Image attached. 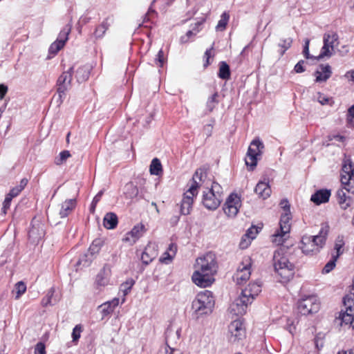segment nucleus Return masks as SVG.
Returning a JSON list of instances; mask_svg holds the SVG:
<instances>
[{"instance_id":"nucleus-38","label":"nucleus","mask_w":354,"mask_h":354,"mask_svg":"<svg viewBox=\"0 0 354 354\" xmlns=\"http://www.w3.org/2000/svg\"><path fill=\"white\" fill-rule=\"evenodd\" d=\"M230 19V15L227 12H223L221 17L220 20L216 26L217 31H223L225 29L227 22Z\"/></svg>"},{"instance_id":"nucleus-45","label":"nucleus","mask_w":354,"mask_h":354,"mask_svg":"<svg viewBox=\"0 0 354 354\" xmlns=\"http://www.w3.org/2000/svg\"><path fill=\"white\" fill-rule=\"evenodd\" d=\"M134 282L133 280L127 281L126 282L123 283L121 285L120 290L123 292L124 297H125L130 290L131 289L132 286H133Z\"/></svg>"},{"instance_id":"nucleus-37","label":"nucleus","mask_w":354,"mask_h":354,"mask_svg":"<svg viewBox=\"0 0 354 354\" xmlns=\"http://www.w3.org/2000/svg\"><path fill=\"white\" fill-rule=\"evenodd\" d=\"M218 93H214L212 96H210L206 102V107L209 113L212 112L214 109L218 104Z\"/></svg>"},{"instance_id":"nucleus-3","label":"nucleus","mask_w":354,"mask_h":354,"mask_svg":"<svg viewBox=\"0 0 354 354\" xmlns=\"http://www.w3.org/2000/svg\"><path fill=\"white\" fill-rule=\"evenodd\" d=\"M206 171L203 169H198L194 173L192 177V183L189 188L184 194L181 205L180 212L184 215H188L192 208L194 198L198 194V188L202 183L205 182L206 178Z\"/></svg>"},{"instance_id":"nucleus-50","label":"nucleus","mask_w":354,"mask_h":354,"mask_svg":"<svg viewBox=\"0 0 354 354\" xmlns=\"http://www.w3.org/2000/svg\"><path fill=\"white\" fill-rule=\"evenodd\" d=\"M317 101L322 105H325L328 104L330 101V99L321 93H317Z\"/></svg>"},{"instance_id":"nucleus-52","label":"nucleus","mask_w":354,"mask_h":354,"mask_svg":"<svg viewBox=\"0 0 354 354\" xmlns=\"http://www.w3.org/2000/svg\"><path fill=\"white\" fill-rule=\"evenodd\" d=\"M198 32V30H189L186 35L185 36H183L180 38V41L182 43H186L189 40V38L192 36V35H196L197 32Z\"/></svg>"},{"instance_id":"nucleus-46","label":"nucleus","mask_w":354,"mask_h":354,"mask_svg":"<svg viewBox=\"0 0 354 354\" xmlns=\"http://www.w3.org/2000/svg\"><path fill=\"white\" fill-rule=\"evenodd\" d=\"M177 250V246L175 244H170L168 250L165 252V254L167 255L165 259H168L169 260H171L174 255L176 254Z\"/></svg>"},{"instance_id":"nucleus-33","label":"nucleus","mask_w":354,"mask_h":354,"mask_svg":"<svg viewBox=\"0 0 354 354\" xmlns=\"http://www.w3.org/2000/svg\"><path fill=\"white\" fill-rule=\"evenodd\" d=\"M343 305L346 312L354 313V292L346 295L343 298Z\"/></svg>"},{"instance_id":"nucleus-5","label":"nucleus","mask_w":354,"mask_h":354,"mask_svg":"<svg viewBox=\"0 0 354 354\" xmlns=\"http://www.w3.org/2000/svg\"><path fill=\"white\" fill-rule=\"evenodd\" d=\"M214 303L212 292L209 290H204L197 294L192 306L194 313L199 317L212 313Z\"/></svg>"},{"instance_id":"nucleus-61","label":"nucleus","mask_w":354,"mask_h":354,"mask_svg":"<svg viewBox=\"0 0 354 354\" xmlns=\"http://www.w3.org/2000/svg\"><path fill=\"white\" fill-rule=\"evenodd\" d=\"M315 344L317 349H320L321 348L323 347L324 345L323 340L319 338L318 337L315 338Z\"/></svg>"},{"instance_id":"nucleus-16","label":"nucleus","mask_w":354,"mask_h":354,"mask_svg":"<svg viewBox=\"0 0 354 354\" xmlns=\"http://www.w3.org/2000/svg\"><path fill=\"white\" fill-rule=\"evenodd\" d=\"M251 304L240 295L230 305V312L234 315H243L246 313L248 306Z\"/></svg>"},{"instance_id":"nucleus-32","label":"nucleus","mask_w":354,"mask_h":354,"mask_svg":"<svg viewBox=\"0 0 354 354\" xmlns=\"http://www.w3.org/2000/svg\"><path fill=\"white\" fill-rule=\"evenodd\" d=\"M91 66L89 65H84L80 67L76 71V78L79 82H85L89 77Z\"/></svg>"},{"instance_id":"nucleus-29","label":"nucleus","mask_w":354,"mask_h":354,"mask_svg":"<svg viewBox=\"0 0 354 354\" xmlns=\"http://www.w3.org/2000/svg\"><path fill=\"white\" fill-rule=\"evenodd\" d=\"M119 304V299L114 298L111 301H106L102 304H101L99 308L101 309V313L102 314V317H105L109 314H111L115 309L116 306Z\"/></svg>"},{"instance_id":"nucleus-63","label":"nucleus","mask_w":354,"mask_h":354,"mask_svg":"<svg viewBox=\"0 0 354 354\" xmlns=\"http://www.w3.org/2000/svg\"><path fill=\"white\" fill-rule=\"evenodd\" d=\"M27 183H28V180L26 179V178H23L21 182H20V184L19 185H18V187L21 189L23 190L24 188L27 185Z\"/></svg>"},{"instance_id":"nucleus-34","label":"nucleus","mask_w":354,"mask_h":354,"mask_svg":"<svg viewBox=\"0 0 354 354\" xmlns=\"http://www.w3.org/2000/svg\"><path fill=\"white\" fill-rule=\"evenodd\" d=\"M110 25L111 24L109 22V19H106L102 21V23L95 28L94 32V36L95 38H102L105 34L106 31L109 29Z\"/></svg>"},{"instance_id":"nucleus-57","label":"nucleus","mask_w":354,"mask_h":354,"mask_svg":"<svg viewBox=\"0 0 354 354\" xmlns=\"http://www.w3.org/2000/svg\"><path fill=\"white\" fill-rule=\"evenodd\" d=\"M304 61L301 60L299 61L295 66V71L297 73H303L305 71V68L304 67Z\"/></svg>"},{"instance_id":"nucleus-51","label":"nucleus","mask_w":354,"mask_h":354,"mask_svg":"<svg viewBox=\"0 0 354 354\" xmlns=\"http://www.w3.org/2000/svg\"><path fill=\"white\" fill-rule=\"evenodd\" d=\"M11 201H12V199L10 198V197H8L7 196H6V198L3 203V207H2V213L3 214H6L7 210L10 208Z\"/></svg>"},{"instance_id":"nucleus-26","label":"nucleus","mask_w":354,"mask_h":354,"mask_svg":"<svg viewBox=\"0 0 354 354\" xmlns=\"http://www.w3.org/2000/svg\"><path fill=\"white\" fill-rule=\"evenodd\" d=\"M76 206V200L74 198L67 199L61 205L59 215L62 218H65L69 215Z\"/></svg>"},{"instance_id":"nucleus-22","label":"nucleus","mask_w":354,"mask_h":354,"mask_svg":"<svg viewBox=\"0 0 354 354\" xmlns=\"http://www.w3.org/2000/svg\"><path fill=\"white\" fill-rule=\"evenodd\" d=\"M331 68L328 64H322L319 66V69L315 73L316 77V82H326L331 76Z\"/></svg>"},{"instance_id":"nucleus-14","label":"nucleus","mask_w":354,"mask_h":354,"mask_svg":"<svg viewBox=\"0 0 354 354\" xmlns=\"http://www.w3.org/2000/svg\"><path fill=\"white\" fill-rule=\"evenodd\" d=\"M44 234V225L39 220L33 219L28 231L29 241L33 244H37L43 239Z\"/></svg>"},{"instance_id":"nucleus-21","label":"nucleus","mask_w":354,"mask_h":354,"mask_svg":"<svg viewBox=\"0 0 354 354\" xmlns=\"http://www.w3.org/2000/svg\"><path fill=\"white\" fill-rule=\"evenodd\" d=\"M261 291V285L258 283H250L242 290L241 295L252 303L254 299Z\"/></svg>"},{"instance_id":"nucleus-19","label":"nucleus","mask_w":354,"mask_h":354,"mask_svg":"<svg viewBox=\"0 0 354 354\" xmlns=\"http://www.w3.org/2000/svg\"><path fill=\"white\" fill-rule=\"evenodd\" d=\"M71 26H67L60 32L57 39L53 42L49 48V52L50 53L55 54L63 48L65 42L68 39V36L71 32Z\"/></svg>"},{"instance_id":"nucleus-53","label":"nucleus","mask_w":354,"mask_h":354,"mask_svg":"<svg viewBox=\"0 0 354 354\" xmlns=\"http://www.w3.org/2000/svg\"><path fill=\"white\" fill-rule=\"evenodd\" d=\"M156 64L159 65L160 67H162L165 63L164 54L162 50H159L157 55V58L156 59Z\"/></svg>"},{"instance_id":"nucleus-7","label":"nucleus","mask_w":354,"mask_h":354,"mask_svg":"<svg viewBox=\"0 0 354 354\" xmlns=\"http://www.w3.org/2000/svg\"><path fill=\"white\" fill-rule=\"evenodd\" d=\"M292 216L290 209H285L281 213L279 230H277L272 235V241L277 245H281L289 237L291 228L290 221Z\"/></svg>"},{"instance_id":"nucleus-11","label":"nucleus","mask_w":354,"mask_h":354,"mask_svg":"<svg viewBox=\"0 0 354 354\" xmlns=\"http://www.w3.org/2000/svg\"><path fill=\"white\" fill-rule=\"evenodd\" d=\"M299 312L304 315L317 313L319 308V302L317 297L311 295L302 298L298 302Z\"/></svg>"},{"instance_id":"nucleus-59","label":"nucleus","mask_w":354,"mask_h":354,"mask_svg":"<svg viewBox=\"0 0 354 354\" xmlns=\"http://www.w3.org/2000/svg\"><path fill=\"white\" fill-rule=\"evenodd\" d=\"M7 91H8V88L6 86H5L3 84H0V100L3 98Z\"/></svg>"},{"instance_id":"nucleus-9","label":"nucleus","mask_w":354,"mask_h":354,"mask_svg":"<svg viewBox=\"0 0 354 354\" xmlns=\"http://www.w3.org/2000/svg\"><path fill=\"white\" fill-rule=\"evenodd\" d=\"M338 39V35L335 32L325 33L323 37L324 45L317 59L330 57L334 54L335 48L339 45Z\"/></svg>"},{"instance_id":"nucleus-1","label":"nucleus","mask_w":354,"mask_h":354,"mask_svg":"<svg viewBox=\"0 0 354 354\" xmlns=\"http://www.w3.org/2000/svg\"><path fill=\"white\" fill-rule=\"evenodd\" d=\"M216 272L215 255L208 252L196 259L192 279L196 286L205 288L213 283L214 275Z\"/></svg>"},{"instance_id":"nucleus-31","label":"nucleus","mask_w":354,"mask_h":354,"mask_svg":"<svg viewBox=\"0 0 354 354\" xmlns=\"http://www.w3.org/2000/svg\"><path fill=\"white\" fill-rule=\"evenodd\" d=\"M103 224L106 229H114L118 224L116 214L112 212L107 213L104 217Z\"/></svg>"},{"instance_id":"nucleus-35","label":"nucleus","mask_w":354,"mask_h":354,"mask_svg":"<svg viewBox=\"0 0 354 354\" xmlns=\"http://www.w3.org/2000/svg\"><path fill=\"white\" fill-rule=\"evenodd\" d=\"M218 77L223 80H227L230 76V67L225 62H221L219 65Z\"/></svg>"},{"instance_id":"nucleus-25","label":"nucleus","mask_w":354,"mask_h":354,"mask_svg":"<svg viewBox=\"0 0 354 354\" xmlns=\"http://www.w3.org/2000/svg\"><path fill=\"white\" fill-rule=\"evenodd\" d=\"M157 256V252L153 244L149 243L145 248L141 255V260L145 264H149Z\"/></svg>"},{"instance_id":"nucleus-27","label":"nucleus","mask_w":354,"mask_h":354,"mask_svg":"<svg viewBox=\"0 0 354 354\" xmlns=\"http://www.w3.org/2000/svg\"><path fill=\"white\" fill-rule=\"evenodd\" d=\"M346 189H339L336 193L338 203L343 209H348L352 203V198L346 195Z\"/></svg>"},{"instance_id":"nucleus-62","label":"nucleus","mask_w":354,"mask_h":354,"mask_svg":"<svg viewBox=\"0 0 354 354\" xmlns=\"http://www.w3.org/2000/svg\"><path fill=\"white\" fill-rule=\"evenodd\" d=\"M102 195V192H100L93 198V205H96L97 203L100 201L101 196Z\"/></svg>"},{"instance_id":"nucleus-23","label":"nucleus","mask_w":354,"mask_h":354,"mask_svg":"<svg viewBox=\"0 0 354 354\" xmlns=\"http://www.w3.org/2000/svg\"><path fill=\"white\" fill-rule=\"evenodd\" d=\"M255 193L263 199L268 198L271 194V188L268 182L260 181L256 185Z\"/></svg>"},{"instance_id":"nucleus-39","label":"nucleus","mask_w":354,"mask_h":354,"mask_svg":"<svg viewBox=\"0 0 354 354\" xmlns=\"http://www.w3.org/2000/svg\"><path fill=\"white\" fill-rule=\"evenodd\" d=\"M340 318L342 323L345 324H350L351 326L353 327V325L354 324V313H351L350 311L346 312V310H345L341 314Z\"/></svg>"},{"instance_id":"nucleus-47","label":"nucleus","mask_w":354,"mask_h":354,"mask_svg":"<svg viewBox=\"0 0 354 354\" xmlns=\"http://www.w3.org/2000/svg\"><path fill=\"white\" fill-rule=\"evenodd\" d=\"M292 42V40L290 37L286 38L281 41L279 46L283 48V50L281 53L282 55L285 53L286 50H288L291 46Z\"/></svg>"},{"instance_id":"nucleus-18","label":"nucleus","mask_w":354,"mask_h":354,"mask_svg":"<svg viewBox=\"0 0 354 354\" xmlns=\"http://www.w3.org/2000/svg\"><path fill=\"white\" fill-rule=\"evenodd\" d=\"M145 231L146 229L143 224H138L135 225L130 232H127L124 235L122 239V241L132 245L136 243L141 236H142Z\"/></svg>"},{"instance_id":"nucleus-41","label":"nucleus","mask_w":354,"mask_h":354,"mask_svg":"<svg viewBox=\"0 0 354 354\" xmlns=\"http://www.w3.org/2000/svg\"><path fill=\"white\" fill-rule=\"evenodd\" d=\"M69 157H71V153L68 151H62V152H60L59 156L55 158V163L57 165H61L63 163H64Z\"/></svg>"},{"instance_id":"nucleus-13","label":"nucleus","mask_w":354,"mask_h":354,"mask_svg":"<svg viewBox=\"0 0 354 354\" xmlns=\"http://www.w3.org/2000/svg\"><path fill=\"white\" fill-rule=\"evenodd\" d=\"M241 206L240 196L236 194H231L224 203L223 210L228 217L234 218L238 214Z\"/></svg>"},{"instance_id":"nucleus-43","label":"nucleus","mask_w":354,"mask_h":354,"mask_svg":"<svg viewBox=\"0 0 354 354\" xmlns=\"http://www.w3.org/2000/svg\"><path fill=\"white\" fill-rule=\"evenodd\" d=\"M344 245V240L342 237H338L335 243V250H336V254L335 256L339 257L340 254L343 253V246Z\"/></svg>"},{"instance_id":"nucleus-42","label":"nucleus","mask_w":354,"mask_h":354,"mask_svg":"<svg viewBox=\"0 0 354 354\" xmlns=\"http://www.w3.org/2000/svg\"><path fill=\"white\" fill-rule=\"evenodd\" d=\"M338 257L337 256H335L334 254H333L332 259L325 265L322 270V272L327 274L329 273L331 270L334 269L335 267V263Z\"/></svg>"},{"instance_id":"nucleus-60","label":"nucleus","mask_w":354,"mask_h":354,"mask_svg":"<svg viewBox=\"0 0 354 354\" xmlns=\"http://www.w3.org/2000/svg\"><path fill=\"white\" fill-rule=\"evenodd\" d=\"M165 354H182V353L179 350L171 348V346H169L168 348L166 349Z\"/></svg>"},{"instance_id":"nucleus-4","label":"nucleus","mask_w":354,"mask_h":354,"mask_svg":"<svg viewBox=\"0 0 354 354\" xmlns=\"http://www.w3.org/2000/svg\"><path fill=\"white\" fill-rule=\"evenodd\" d=\"M328 226H323L319 233L315 236L305 235L301 241L300 248L303 253L307 255H313L319 252L324 247L328 235Z\"/></svg>"},{"instance_id":"nucleus-24","label":"nucleus","mask_w":354,"mask_h":354,"mask_svg":"<svg viewBox=\"0 0 354 354\" xmlns=\"http://www.w3.org/2000/svg\"><path fill=\"white\" fill-rule=\"evenodd\" d=\"M330 196V191L328 189H320L311 196L310 200L316 205H320L328 201Z\"/></svg>"},{"instance_id":"nucleus-12","label":"nucleus","mask_w":354,"mask_h":354,"mask_svg":"<svg viewBox=\"0 0 354 354\" xmlns=\"http://www.w3.org/2000/svg\"><path fill=\"white\" fill-rule=\"evenodd\" d=\"M251 259L245 257L241 263L238 266L236 272L233 276L234 281L238 284L245 283L251 274Z\"/></svg>"},{"instance_id":"nucleus-40","label":"nucleus","mask_w":354,"mask_h":354,"mask_svg":"<svg viewBox=\"0 0 354 354\" xmlns=\"http://www.w3.org/2000/svg\"><path fill=\"white\" fill-rule=\"evenodd\" d=\"M26 290V286L23 281L17 282L12 290L13 293H16L15 299H18Z\"/></svg>"},{"instance_id":"nucleus-28","label":"nucleus","mask_w":354,"mask_h":354,"mask_svg":"<svg viewBox=\"0 0 354 354\" xmlns=\"http://www.w3.org/2000/svg\"><path fill=\"white\" fill-rule=\"evenodd\" d=\"M110 270L103 268L96 277L95 283L97 287H104L109 284Z\"/></svg>"},{"instance_id":"nucleus-58","label":"nucleus","mask_w":354,"mask_h":354,"mask_svg":"<svg viewBox=\"0 0 354 354\" xmlns=\"http://www.w3.org/2000/svg\"><path fill=\"white\" fill-rule=\"evenodd\" d=\"M213 50V47H211L209 49H207L205 53V57L206 58V63L205 64V66H207L209 62V59L212 56V51Z\"/></svg>"},{"instance_id":"nucleus-30","label":"nucleus","mask_w":354,"mask_h":354,"mask_svg":"<svg viewBox=\"0 0 354 354\" xmlns=\"http://www.w3.org/2000/svg\"><path fill=\"white\" fill-rule=\"evenodd\" d=\"M180 336V328L175 329L173 327L168 328L166 332V342L167 346H170L169 344H172L173 343H176L179 339Z\"/></svg>"},{"instance_id":"nucleus-6","label":"nucleus","mask_w":354,"mask_h":354,"mask_svg":"<svg viewBox=\"0 0 354 354\" xmlns=\"http://www.w3.org/2000/svg\"><path fill=\"white\" fill-rule=\"evenodd\" d=\"M223 189L221 186L213 182L211 187H207L206 191H203L202 203L208 209L214 210L218 208L222 201Z\"/></svg>"},{"instance_id":"nucleus-54","label":"nucleus","mask_w":354,"mask_h":354,"mask_svg":"<svg viewBox=\"0 0 354 354\" xmlns=\"http://www.w3.org/2000/svg\"><path fill=\"white\" fill-rule=\"evenodd\" d=\"M251 239H248L245 237V235H244L239 243L240 248L242 249H245L248 247V245L250 244Z\"/></svg>"},{"instance_id":"nucleus-20","label":"nucleus","mask_w":354,"mask_h":354,"mask_svg":"<svg viewBox=\"0 0 354 354\" xmlns=\"http://www.w3.org/2000/svg\"><path fill=\"white\" fill-rule=\"evenodd\" d=\"M102 245V241L100 239L94 240L89 247L88 253L80 259V263H82L83 266H88L93 260V255L99 252Z\"/></svg>"},{"instance_id":"nucleus-15","label":"nucleus","mask_w":354,"mask_h":354,"mask_svg":"<svg viewBox=\"0 0 354 354\" xmlns=\"http://www.w3.org/2000/svg\"><path fill=\"white\" fill-rule=\"evenodd\" d=\"M72 70L71 67L68 71L62 73L57 80V93L58 100L60 103L62 102V97L64 95L65 91L68 89L72 80Z\"/></svg>"},{"instance_id":"nucleus-64","label":"nucleus","mask_w":354,"mask_h":354,"mask_svg":"<svg viewBox=\"0 0 354 354\" xmlns=\"http://www.w3.org/2000/svg\"><path fill=\"white\" fill-rule=\"evenodd\" d=\"M346 77L354 82V71L348 72Z\"/></svg>"},{"instance_id":"nucleus-49","label":"nucleus","mask_w":354,"mask_h":354,"mask_svg":"<svg viewBox=\"0 0 354 354\" xmlns=\"http://www.w3.org/2000/svg\"><path fill=\"white\" fill-rule=\"evenodd\" d=\"M34 354H46V346L44 343L39 342L35 345Z\"/></svg>"},{"instance_id":"nucleus-55","label":"nucleus","mask_w":354,"mask_h":354,"mask_svg":"<svg viewBox=\"0 0 354 354\" xmlns=\"http://www.w3.org/2000/svg\"><path fill=\"white\" fill-rule=\"evenodd\" d=\"M303 54L306 59L313 58V57H311L309 53V40L308 39H306L305 41V45L304 47Z\"/></svg>"},{"instance_id":"nucleus-56","label":"nucleus","mask_w":354,"mask_h":354,"mask_svg":"<svg viewBox=\"0 0 354 354\" xmlns=\"http://www.w3.org/2000/svg\"><path fill=\"white\" fill-rule=\"evenodd\" d=\"M21 191L22 190L18 186H17L10 191L7 196L10 197V198L12 199V198L17 196Z\"/></svg>"},{"instance_id":"nucleus-2","label":"nucleus","mask_w":354,"mask_h":354,"mask_svg":"<svg viewBox=\"0 0 354 354\" xmlns=\"http://www.w3.org/2000/svg\"><path fill=\"white\" fill-rule=\"evenodd\" d=\"M272 265L275 272L281 278V282L289 281L292 278L295 266L290 262L283 249L279 248L274 252Z\"/></svg>"},{"instance_id":"nucleus-44","label":"nucleus","mask_w":354,"mask_h":354,"mask_svg":"<svg viewBox=\"0 0 354 354\" xmlns=\"http://www.w3.org/2000/svg\"><path fill=\"white\" fill-rule=\"evenodd\" d=\"M82 331V327L78 324L75 326L72 333L73 342L76 343L80 338L81 333Z\"/></svg>"},{"instance_id":"nucleus-36","label":"nucleus","mask_w":354,"mask_h":354,"mask_svg":"<svg viewBox=\"0 0 354 354\" xmlns=\"http://www.w3.org/2000/svg\"><path fill=\"white\" fill-rule=\"evenodd\" d=\"M149 171L151 174L158 176L162 172V165L158 158H153L151 162Z\"/></svg>"},{"instance_id":"nucleus-10","label":"nucleus","mask_w":354,"mask_h":354,"mask_svg":"<svg viewBox=\"0 0 354 354\" xmlns=\"http://www.w3.org/2000/svg\"><path fill=\"white\" fill-rule=\"evenodd\" d=\"M341 181L346 192L354 194V164L349 160H345L343 165Z\"/></svg>"},{"instance_id":"nucleus-8","label":"nucleus","mask_w":354,"mask_h":354,"mask_svg":"<svg viewBox=\"0 0 354 354\" xmlns=\"http://www.w3.org/2000/svg\"><path fill=\"white\" fill-rule=\"evenodd\" d=\"M263 149L264 145L259 138L254 139L251 142L245 159V164L250 170H253L257 166V161L260 159Z\"/></svg>"},{"instance_id":"nucleus-17","label":"nucleus","mask_w":354,"mask_h":354,"mask_svg":"<svg viewBox=\"0 0 354 354\" xmlns=\"http://www.w3.org/2000/svg\"><path fill=\"white\" fill-rule=\"evenodd\" d=\"M228 330L230 334V339L232 342L239 341L245 337V328L239 319L232 322L228 326Z\"/></svg>"},{"instance_id":"nucleus-48","label":"nucleus","mask_w":354,"mask_h":354,"mask_svg":"<svg viewBox=\"0 0 354 354\" xmlns=\"http://www.w3.org/2000/svg\"><path fill=\"white\" fill-rule=\"evenodd\" d=\"M258 228L255 226H252L250 227L248 230L245 235V237H247L249 239L253 240L255 239L257 234H258Z\"/></svg>"}]
</instances>
